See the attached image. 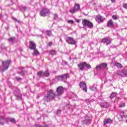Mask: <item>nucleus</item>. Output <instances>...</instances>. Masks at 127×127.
I'll use <instances>...</instances> for the list:
<instances>
[{
    "mask_svg": "<svg viewBox=\"0 0 127 127\" xmlns=\"http://www.w3.org/2000/svg\"><path fill=\"white\" fill-rule=\"evenodd\" d=\"M57 96V95L54 92V90L51 89L48 91L47 94L44 97V102H48L53 101Z\"/></svg>",
    "mask_w": 127,
    "mask_h": 127,
    "instance_id": "1",
    "label": "nucleus"
},
{
    "mask_svg": "<svg viewBox=\"0 0 127 127\" xmlns=\"http://www.w3.org/2000/svg\"><path fill=\"white\" fill-rule=\"evenodd\" d=\"M82 24L83 26H87L89 28H92L94 26L93 23L86 19H82Z\"/></svg>",
    "mask_w": 127,
    "mask_h": 127,
    "instance_id": "2",
    "label": "nucleus"
},
{
    "mask_svg": "<svg viewBox=\"0 0 127 127\" xmlns=\"http://www.w3.org/2000/svg\"><path fill=\"white\" fill-rule=\"evenodd\" d=\"M105 19H106V18L104 17V16H101V15H97L95 17V20L98 23H102V22H104V21H105Z\"/></svg>",
    "mask_w": 127,
    "mask_h": 127,
    "instance_id": "3",
    "label": "nucleus"
},
{
    "mask_svg": "<svg viewBox=\"0 0 127 127\" xmlns=\"http://www.w3.org/2000/svg\"><path fill=\"white\" fill-rule=\"evenodd\" d=\"M49 9H48L47 8H43L40 11V15L41 16H46L48 13H49Z\"/></svg>",
    "mask_w": 127,
    "mask_h": 127,
    "instance_id": "4",
    "label": "nucleus"
},
{
    "mask_svg": "<svg viewBox=\"0 0 127 127\" xmlns=\"http://www.w3.org/2000/svg\"><path fill=\"white\" fill-rule=\"evenodd\" d=\"M79 9H80V4L78 3H75L73 9L70 10L69 11V12H70V13H72L73 14V13H75L76 11H78V10H79Z\"/></svg>",
    "mask_w": 127,
    "mask_h": 127,
    "instance_id": "5",
    "label": "nucleus"
},
{
    "mask_svg": "<svg viewBox=\"0 0 127 127\" xmlns=\"http://www.w3.org/2000/svg\"><path fill=\"white\" fill-rule=\"evenodd\" d=\"M68 76H69V74L66 73L62 75H59L57 76L56 78L59 81H63V80L67 79V78H68Z\"/></svg>",
    "mask_w": 127,
    "mask_h": 127,
    "instance_id": "6",
    "label": "nucleus"
},
{
    "mask_svg": "<svg viewBox=\"0 0 127 127\" xmlns=\"http://www.w3.org/2000/svg\"><path fill=\"white\" fill-rule=\"evenodd\" d=\"M108 67V64L106 63H102L99 65H97L95 67L96 70H101V69H105Z\"/></svg>",
    "mask_w": 127,
    "mask_h": 127,
    "instance_id": "7",
    "label": "nucleus"
},
{
    "mask_svg": "<svg viewBox=\"0 0 127 127\" xmlns=\"http://www.w3.org/2000/svg\"><path fill=\"white\" fill-rule=\"evenodd\" d=\"M56 92L57 93V96H61L64 93V88L62 86H59L57 88Z\"/></svg>",
    "mask_w": 127,
    "mask_h": 127,
    "instance_id": "8",
    "label": "nucleus"
},
{
    "mask_svg": "<svg viewBox=\"0 0 127 127\" xmlns=\"http://www.w3.org/2000/svg\"><path fill=\"white\" fill-rule=\"evenodd\" d=\"M29 48L31 50H34L36 49V44L32 41H30Z\"/></svg>",
    "mask_w": 127,
    "mask_h": 127,
    "instance_id": "9",
    "label": "nucleus"
},
{
    "mask_svg": "<svg viewBox=\"0 0 127 127\" xmlns=\"http://www.w3.org/2000/svg\"><path fill=\"white\" fill-rule=\"evenodd\" d=\"M79 87L83 89V91L87 92V84L83 82L82 81L80 82L79 83Z\"/></svg>",
    "mask_w": 127,
    "mask_h": 127,
    "instance_id": "10",
    "label": "nucleus"
},
{
    "mask_svg": "<svg viewBox=\"0 0 127 127\" xmlns=\"http://www.w3.org/2000/svg\"><path fill=\"white\" fill-rule=\"evenodd\" d=\"M66 42H67L68 44H71V45H75V44H76V42L74 40L73 38L71 37H67Z\"/></svg>",
    "mask_w": 127,
    "mask_h": 127,
    "instance_id": "11",
    "label": "nucleus"
},
{
    "mask_svg": "<svg viewBox=\"0 0 127 127\" xmlns=\"http://www.w3.org/2000/svg\"><path fill=\"white\" fill-rule=\"evenodd\" d=\"M102 43H106L107 45H109V44H111L112 43V41L111 40L107 38H104L101 40Z\"/></svg>",
    "mask_w": 127,
    "mask_h": 127,
    "instance_id": "12",
    "label": "nucleus"
},
{
    "mask_svg": "<svg viewBox=\"0 0 127 127\" xmlns=\"http://www.w3.org/2000/svg\"><path fill=\"white\" fill-rule=\"evenodd\" d=\"M9 64H10V61H9L2 62V66H3L5 68H7V69H8V67H9Z\"/></svg>",
    "mask_w": 127,
    "mask_h": 127,
    "instance_id": "13",
    "label": "nucleus"
},
{
    "mask_svg": "<svg viewBox=\"0 0 127 127\" xmlns=\"http://www.w3.org/2000/svg\"><path fill=\"white\" fill-rule=\"evenodd\" d=\"M85 62H82L77 64V67H78L80 71H83L84 70V69H85Z\"/></svg>",
    "mask_w": 127,
    "mask_h": 127,
    "instance_id": "14",
    "label": "nucleus"
},
{
    "mask_svg": "<svg viewBox=\"0 0 127 127\" xmlns=\"http://www.w3.org/2000/svg\"><path fill=\"white\" fill-rule=\"evenodd\" d=\"M107 26L108 27H113V26H114V21H113L112 19L108 21Z\"/></svg>",
    "mask_w": 127,
    "mask_h": 127,
    "instance_id": "15",
    "label": "nucleus"
},
{
    "mask_svg": "<svg viewBox=\"0 0 127 127\" xmlns=\"http://www.w3.org/2000/svg\"><path fill=\"white\" fill-rule=\"evenodd\" d=\"M113 123V120L111 118H108L104 121L103 126H106V125H108V124H111Z\"/></svg>",
    "mask_w": 127,
    "mask_h": 127,
    "instance_id": "16",
    "label": "nucleus"
},
{
    "mask_svg": "<svg viewBox=\"0 0 127 127\" xmlns=\"http://www.w3.org/2000/svg\"><path fill=\"white\" fill-rule=\"evenodd\" d=\"M43 75L45 77H49V76H50L49 70L47 69L44 72H43Z\"/></svg>",
    "mask_w": 127,
    "mask_h": 127,
    "instance_id": "17",
    "label": "nucleus"
},
{
    "mask_svg": "<svg viewBox=\"0 0 127 127\" xmlns=\"http://www.w3.org/2000/svg\"><path fill=\"white\" fill-rule=\"evenodd\" d=\"M39 54H40L39 52L36 49H35V50H34V52L32 53V55H33L34 56H38Z\"/></svg>",
    "mask_w": 127,
    "mask_h": 127,
    "instance_id": "18",
    "label": "nucleus"
},
{
    "mask_svg": "<svg viewBox=\"0 0 127 127\" xmlns=\"http://www.w3.org/2000/svg\"><path fill=\"white\" fill-rule=\"evenodd\" d=\"M122 72V74L121 76H122L123 77H127V69H123Z\"/></svg>",
    "mask_w": 127,
    "mask_h": 127,
    "instance_id": "19",
    "label": "nucleus"
},
{
    "mask_svg": "<svg viewBox=\"0 0 127 127\" xmlns=\"http://www.w3.org/2000/svg\"><path fill=\"white\" fill-rule=\"evenodd\" d=\"M115 65L117 67V68H123V65L121 64V63H120L116 62L115 63Z\"/></svg>",
    "mask_w": 127,
    "mask_h": 127,
    "instance_id": "20",
    "label": "nucleus"
},
{
    "mask_svg": "<svg viewBox=\"0 0 127 127\" xmlns=\"http://www.w3.org/2000/svg\"><path fill=\"white\" fill-rule=\"evenodd\" d=\"M5 70H7V68L4 67L3 65L0 66V71L4 72Z\"/></svg>",
    "mask_w": 127,
    "mask_h": 127,
    "instance_id": "21",
    "label": "nucleus"
},
{
    "mask_svg": "<svg viewBox=\"0 0 127 127\" xmlns=\"http://www.w3.org/2000/svg\"><path fill=\"white\" fill-rule=\"evenodd\" d=\"M42 74H43V71H39L37 72V76L38 78H41V76H42Z\"/></svg>",
    "mask_w": 127,
    "mask_h": 127,
    "instance_id": "22",
    "label": "nucleus"
},
{
    "mask_svg": "<svg viewBox=\"0 0 127 127\" xmlns=\"http://www.w3.org/2000/svg\"><path fill=\"white\" fill-rule=\"evenodd\" d=\"M1 120H3V122H4L3 116H0V124L1 125V126H3V125H4V123L1 122Z\"/></svg>",
    "mask_w": 127,
    "mask_h": 127,
    "instance_id": "23",
    "label": "nucleus"
},
{
    "mask_svg": "<svg viewBox=\"0 0 127 127\" xmlns=\"http://www.w3.org/2000/svg\"><path fill=\"white\" fill-rule=\"evenodd\" d=\"M8 121L13 124H15L16 123V121L14 119V118H10L8 119Z\"/></svg>",
    "mask_w": 127,
    "mask_h": 127,
    "instance_id": "24",
    "label": "nucleus"
},
{
    "mask_svg": "<svg viewBox=\"0 0 127 127\" xmlns=\"http://www.w3.org/2000/svg\"><path fill=\"white\" fill-rule=\"evenodd\" d=\"M116 96H117V93H112L110 96V99H114V98H115V97H116Z\"/></svg>",
    "mask_w": 127,
    "mask_h": 127,
    "instance_id": "25",
    "label": "nucleus"
},
{
    "mask_svg": "<svg viewBox=\"0 0 127 127\" xmlns=\"http://www.w3.org/2000/svg\"><path fill=\"white\" fill-rule=\"evenodd\" d=\"M57 53V52L55 50H52L50 52V54L51 55H56Z\"/></svg>",
    "mask_w": 127,
    "mask_h": 127,
    "instance_id": "26",
    "label": "nucleus"
},
{
    "mask_svg": "<svg viewBox=\"0 0 127 127\" xmlns=\"http://www.w3.org/2000/svg\"><path fill=\"white\" fill-rule=\"evenodd\" d=\"M84 66L86 67V68H87V69H90L91 68V65L87 64V63H85Z\"/></svg>",
    "mask_w": 127,
    "mask_h": 127,
    "instance_id": "27",
    "label": "nucleus"
},
{
    "mask_svg": "<svg viewBox=\"0 0 127 127\" xmlns=\"http://www.w3.org/2000/svg\"><path fill=\"white\" fill-rule=\"evenodd\" d=\"M112 17L114 20H117L119 18V17H118V15H113Z\"/></svg>",
    "mask_w": 127,
    "mask_h": 127,
    "instance_id": "28",
    "label": "nucleus"
},
{
    "mask_svg": "<svg viewBox=\"0 0 127 127\" xmlns=\"http://www.w3.org/2000/svg\"><path fill=\"white\" fill-rule=\"evenodd\" d=\"M126 107V103H120L119 104V108H125Z\"/></svg>",
    "mask_w": 127,
    "mask_h": 127,
    "instance_id": "29",
    "label": "nucleus"
},
{
    "mask_svg": "<svg viewBox=\"0 0 127 127\" xmlns=\"http://www.w3.org/2000/svg\"><path fill=\"white\" fill-rule=\"evenodd\" d=\"M47 35H48V36H51V35H52L51 31H47Z\"/></svg>",
    "mask_w": 127,
    "mask_h": 127,
    "instance_id": "30",
    "label": "nucleus"
},
{
    "mask_svg": "<svg viewBox=\"0 0 127 127\" xmlns=\"http://www.w3.org/2000/svg\"><path fill=\"white\" fill-rule=\"evenodd\" d=\"M15 40V38L11 37L8 39V41H9L10 42H12V41H13Z\"/></svg>",
    "mask_w": 127,
    "mask_h": 127,
    "instance_id": "31",
    "label": "nucleus"
},
{
    "mask_svg": "<svg viewBox=\"0 0 127 127\" xmlns=\"http://www.w3.org/2000/svg\"><path fill=\"white\" fill-rule=\"evenodd\" d=\"M48 46H52L53 45V42H50L48 43Z\"/></svg>",
    "mask_w": 127,
    "mask_h": 127,
    "instance_id": "32",
    "label": "nucleus"
},
{
    "mask_svg": "<svg viewBox=\"0 0 127 127\" xmlns=\"http://www.w3.org/2000/svg\"><path fill=\"white\" fill-rule=\"evenodd\" d=\"M123 6L124 8H126V9H127V3L123 4Z\"/></svg>",
    "mask_w": 127,
    "mask_h": 127,
    "instance_id": "33",
    "label": "nucleus"
},
{
    "mask_svg": "<svg viewBox=\"0 0 127 127\" xmlns=\"http://www.w3.org/2000/svg\"><path fill=\"white\" fill-rule=\"evenodd\" d=\"M68 23H74V20H69L68 21Z\"/></svg>",
    "mask_w": 127,
    "mask_h": 127,
    "instance_id": "34",
    "label": "nucleus"
},
{
    "mask_svg": "<svg viewBox=\"0 0 127 127\" xmlns=\"http://www.w3.org/2000/svg\"><path fill=\"white\" fill-rule=\"evenodd\" d=\"M15 78L17 80V81H20V80H22L21 78L18 77H16Z\"/></svg>",
    "mask_w": 127,
    "mask_h": 127,
    "instance_id": "35",
    "label": "nucleus"
},
{
    "mask_svg": "<svg viewBox=\"0 0 127 127\" xmlns=\"http://www.w3.org/2000/svg\"><path fill=\"white\" fill-rule=\"evenodd\" d=\"M80 21H81V19H77L76 20V22H77V23H79Z\"/></svg>",
    "mask_w": 127,
    "mask_h": 127,
    "instance_id": "36",
    "label": "nucleus"
},
{
    "mask_svg": "<svg viewBox=\"0 0 127 127\" xmlns=\"http://www.w3.org/2000/svg\"><path fill=\"white\" fill-rule=\"evenodd\" d=\"M36 127H42V126H41L40 125H36Z\"/></svg>",
    "mask_w": 127,
    "mask_h": 127,
    "instance_id": "37",
    "label": "nucleus"
},
{
    "mask_svg": "<svg viewBox=\"0 0 127 127\" xmlns=\"http://www.w3.org/2000/svg\"><path fill=\"white\" fill-rule=\"evenodd\" d=\"M111 0L112 2H116V0Z\"/></svg>",
    "mask_w": 127,
    "mask_h": 127,
    "instance_id": "38",
    "label": "nucleus"
},
{
    "mask_svg": "<svg viewBox=\"0 0 127 127\" xmlns=\"http://www.w3.org/2000/svg\"><path fill=\"white\" fill-rule=\"evenodd\" d=\"M14 20H16V21H17L18 22H19V21H18L17 20V19H16V18H14Z\"/></svg>",
    "mask_w": 127,
    "mask_h": 127,
    "instance_id": "39",
    "label": "nucleus"
},
{
    "mask_svg": "<svg viewBox=\"0 0 127 127\" xmlns=\"http://www.w3.org/2000/svg\"><path fill=\"white\" fill-rule=\"evenodd\" d=\"M58 113H61V111H60V110H59L58 111V112L57 113V114L58 115Z\"/></svg>",
    "mask_w": 127,
    "mask_h": 127,
    "instance_id": "40",
    "label": "nucleus"
},
{
    "mask_svg": "<svg viewBox=\"0 0 127 127\" xmlns=\"http://www.w3.org/2000/svg\"><path fill=\"white\" fill-rule=\"evenodd\" d=\"M23 9L26 10V7H23Z\"/></svg>",
    "mask_w": 127,
    "mask_h": 127,
    "instance_id": "41",
    "label": "nucleus"
},
{
    "mask_svg": "<svg viewBox=\"0 0 127 127\" xmlns=\"http://www.w3.org/2000/svg\"><path fill=\"white\" fill-rule=\"evenodd\" d=\"M1 17V14L0 13V18Z\"/></svg>",
    "mask_w": 127,
    "mask_h": 127,
    "instance_id": "42",
    "label": "nucleus"
},
{
    "mask_svg": "<svg viewBox=\"0 0 127 127\" xmlns=\"http://www.w3.org/2000/svg\"><path fill=\"white\" fill-rule=\"evenodd\" d=\"M126 123H127V121H126Z\"/></svg>",
    "mask_w": 127,
    "mask_h": 127,
    "instance_id": "43",
    "label": "nucleus"
}]
</instances>
